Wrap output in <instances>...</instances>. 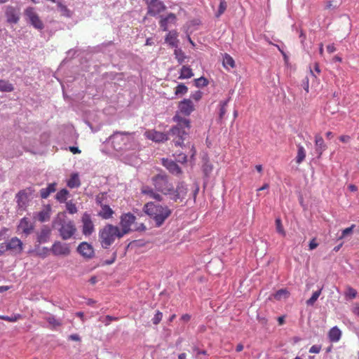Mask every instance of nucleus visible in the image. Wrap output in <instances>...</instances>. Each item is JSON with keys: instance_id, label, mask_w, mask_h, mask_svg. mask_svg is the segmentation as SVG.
<instances>
[{"instance_id": "f257e3e1", "label": "nucleus", "mask_w": 359, "mask_h": 359, "mask_svg": "<svg viewBox=\"0 0 359 359\" xmlns=\"http://www.w3.org/2000/svg\"><path fill=\"white\" fill-rule=\"evenodd\" d=\"M172 119L177 123V125L172 127L168 134L149 130L144 133V136L156 142H165L172 139L175 146L182 147L184 142L189 137L190 121L188 118H183L178 114L175 115Z\"/></svg>"}, {"instance_id": "f03ea898", "label": "nucleus", "mask_w": 359, "mask_h": 359, "mask_svg": "<svg viewBox=\"0 0 359 359\" xmlns=\"http://www.w3.org/2000/svg\"><path fill=\"white\" fill-rule=\"evenodd\" d=\"M155 190L150 187L142 189V193L149 198L160 202L163 201V196L158 194L161 192L165 196H169L172 190V184L168 181V177L165 174H158L151 178Z\"/></svg>"}, {"instance_id": "7ed1b4c3", "label": "nucleus", "mask_w": 359, "mask_h": 359, "mask_svg": "<svg viewBox=\"0 0 359 359\" xmlns=\"http://www.w3.org/2000/svg\"><path fill=\"white\" fill-rule=\"evenodd\" d=\"M144 211L154 222L156 227L161 226L172 214V210L168 206L154 202L146 203Z\"/></svg>"}, {"instance_id": "20e7f679", "label": "nucleus", "mask_w": 359, "mask_h": 359, "mask_svg": "<svg viewBox=\"0 0 359 359\" xmlns=\"http://www.w3.org/2000/svg\"><path fill=\"white\" fill-rule=\"evenodd\" d=\"M134 133L114 132L109 137L111 145L116 151L133 150L137 147Z\"/></svg>"}, {"instance_id": "39448f33", "label": "nucleus", "mask_w": 359, "mask_h": 359, "mask_svg": "<svg viewBox=\"0 0 359 359\" xmlns=\"http://www.w3.org/2000/svg\"><path fill=\"white\" fill-rule=\"evenodd\" d=\"M100 240L102 248L107 249L114 242L116 238H121L123 236L118 227L111 224L106 225L100 231Z\"/></svg>"}, {"instance_id": "423d86ee", "label": "nucleus", "mask_w": 359, "mask_h": 359, "mask_svg": "<svg viewBox=\"0 0 359 359\" xmlns=\"http://www.w3.org/2000/svg\"><path fill=\"white\" fill-rule=\"evenodd\" d=\"M54 224L59 226L57 230L62 240L66 241L72 238L76 232L75 224L72 220L59 219L55 221Z\"/></svg>"}, {"instance_id": "0eeeda50", "label": "nucleus", "mask_w": 359, "mask_h": 359, "mask_svg": "<svg viewBox=\"0 0 359 359\" xmlns=\"http://www.w3.org/2000/svg\"><path fill=\"white\" fill-rule=\"evenodd\" d=\"M170 192L171 194L168 196L170 201L173 202L182 201L188 192L187 186L184 182H180L175 189L172 187V190Z\"/></svg>"}, {"instance_id": "6e6552de", "label": "nucleus", "mask_w": 359, "mask_h": 359, "mask_svg": "<svg viewBox=\"0 0 359 359\" xmlns=\"http://www.w3.org/2000/svg\"><path fill=\"white\" fill-rule=\"evenodd\" d=\"M6 251L11 255H20L23 250V243L20 239L17 237H13L4 242Z\"/></svg>"}, {"instance_id": "1a4fd4ad", "label": "nucleus", "mask_w": 359, "mask_h": 359, "mask_svg": "<svg viewBox=\"0 0 359 359\" xmlns=\"http://www.w3.org/2000/svg\"><path fill=\"white\" fill-rule=\"evenodd\" d=\"M50 250L55 256H68L71 252L69 244L60 241H55Z\"/></svg>"}, {"instance_id": "9d476101", "label": "nucleus", "mask_w": 359, "mask_h": 359, "mask_svg": "<svg viewBox=\"0 0 359 359\" xmlns=\"http://www.w3.org/2000/svg\"><path fill=\"white\" fill-rule=\"evenodd\" d=\"M135 217L132 213H126L121 217V233L123 236L128 233L130 231L131 225L135 222Z\"/></svg>"}, {"instance_id": "9b49d317", "label": "nucleus", "mask_w": 359, "mask_h": 359, "mask_svg": "<svg viewBox=\"0 0 359 359\" xmlns=\"http://www.w3.org/2000/svg\"><path fill=\"white\" fill-rule=\"evenodd\" d=\"M147 4V14L151 16H156L166 8L164 3L160 0H151Z\"/></svg>"}, {"instance_id": "f8f14e48", "label": "nucleus", "mask_w": 359, "mask_h": 359, "mask_svg": "<svg viewBox=\"0 0 359 359\" xmlns=\"http://www.w3.org/2000/svg\"><path fill=\"white\" fill-rule=\"evenodd\" d=\"M76 250L83 258L87 259H90L95 256L93 247L87 242L81 243L77 247Z\"/></svg>"}, {"instance_id": "ddd939ff", "label": "nucleus", "mask_w": 359, "mask_h": 359, "mask_svg": "<svg viewBox=\"0 0 359 359\" xmlns=\"http://www.w3.org/2000/svg\"><path fill=\"white\" fill-rule=\"evenodd\" d=\"M25 15L27 17L29 22L34 27L39 30L43 28V24L42 21L39 19V15L34 11V8H27L25 11Z\"/></svg>"}, {"instance_id": "4468645a", "label": "nucleus", "mask_w": 359, "mask_h": 359, "mask_svg": "<svg viewBox=\"0 0 359 359\" xmlns=\"http://www.w3.org/2000/svg\"><path fill=\"white\" fill-rule=\"evenodd\" d=\"M32 188L20 191L16 195V201L18 205L21 209H25L27 206L29 197L33 194Z\"/></svg>"}, {"instance_id": "2eb2a0df", "label": "nucleus", "mask_w": 359, "mask_h": 359, "mask_svg": "<svg viewBox=\"0 0 359 359\" xmlns=\"http://www.w3.org/2000/svg\"><path fill=\"white\" fill-rule=\"evenodd\" d=\"M81 222L83 224V234L84 236L91 235L93 233L95 228L90 215L88 213L85 212L82 216Z\"/></svg>"}, {"instance_id": "dca6fc26", "label": "nucleus", "mask_w": 359, "mask_h": 359, "mask_svg": "<svg viewBox=\"0 0 359 359\" xmlns=\"http://www.w3.org/2000/svg\"><path fill=\"white\" fill-rule=\"evenodd\" d=\"M5 14L9 23L16 24L20 19V11L16 7L12 6H6Z\"/></svg>"}, {"instance_id": "f3484780", "label": "nucleus", "mask_w": 359, "mask_h": 359, "mask_svg": "<svg viewBox=\"0 0 359 359\" xmlns=\"http://www.w3.org/2000/svg\"><path fill=\"white\" fill-rule=\"evenodd\" d=\"M162 164L171 174L174 175L178 176L182 172L180 167L171 159L163 158Z\"/></svg>"}, {"instance_id": "a211bd4d", "label": "nucleus", "mask_w": 359, "mask_h": 359, "mask_svg": "<svg viewBox=\"0 0 359 359\" xmlns=\"http://www.w3.org/2000/svg\"><path fill=\"white\" fill-rule=\"evenodd\" d=\"M177 22V16L175 14L172 13H170L166 16L161 15V20L159 21V25L163 31L168 30V25L173 24L175 25Z\"/></svg>"}, {"instance_id": "6ab92c4d", "label": "nucleus", "mask_w": 359, "mask_h": 359, "mask_svg": "<svg viewBox=\"0 0 359 359\" xmlns=\"http://www.w3.org/2000/svg\"><path fill=\"white\" fill-rule=\"evenodd\" d=\"M179 110L184 115L189 116L194 109L192 101L189 99H184L179 103Z\"/></svg>"}, {"instance_id": "aec40b11", "label": "nucleus", "mask_w": 359, "mask_h": 359, "mask_svg": "<svg viewBox=\"0 0 359 359\" xmlns=\"http://www.w3.org/2000/svg\"><path fill=\"white\" fill-rule=\"evenodd\" d=\"M51 229L49 226L43 225L40 231L37 233V242L39 243H47L50 237Z\"/></svg>"}, {"instance_id": "412c9836", "label": "nucleus", "mask_w": 359, "mask_h": 359, "mask_svg": "<svg viewBox=\"0 0 359 359\" xmlns=\"http://www.w3.org/2000/svg\"><path fill=\"white\" fill-rule=\"evenodd\" d=\"M178 34L177 31L172 30L169 31L165 38V41L169 44L171 47L177 48L179 45V40L177 39Z\"/></svg>"}, {"instance_id": "4be33fe9", "label": "nucleus", "mask_w": 359, "mask_h": 359, "mask_svg": "<svg viewBox=\"0 0 359 359\" xmlns=\"http://www.w3.org/2000/svg\"><path fill=\"white\" fill-rule=\"evenodd\" d=\"M18 227L26 235L29 234L34 228L32 224L27 217H23L21 219Z\"/></svg>"}, {"instance_id": "5701e85b", "label": "nucleus", "mask_w": 359, "mask_h": 359, "mask_svg": "<svg viewBox=\"0 0 359 359\" xmlns=\"http://www.w3.org/2000/svg\"><path fill=\"white\" fill-rule=\"evenodd\" d=\"M315 146H316V151L320 157L323 152L326 150L327 146L325 144V142L323 137L320 135H316L315 137Z\"/></svg>"}, {"instance_id": "b1692460", "label": "nucleus", "mask_w": 359, "mask_h": 359, "mask_svg": "<svg viewBox=\"0 0 359 359\" xmlns=\"http://www.w3.org/2000/svg\"><path fill=\"white\" fill-rule=\"evenodd\" d=\"M57 183L53 182L48 184V187L40 190L41 198H47L52 193L56 191Z\"/></svg>"}, {"instance_id": "393cba45", "label": "nucleus", "mask_w": 359, "mask_h": 359, "mask_svg": "<svg viewBox=\"0 0 359 359\" xmlns=\"http://www.w3.org/2000/svg\"><path fill=\"white\" fill-rule=\"evenodd\" d=\"M114 210L107 205H102L101 210L98 212V216L104 219H108L112 217Z\"/></svg>"}, {"instance_id": "a878e982", "label": "nucleus", "mask_w": 359, "mask_h": 359, "mask_svg": "<svg viewBox=\"0 0 359 359\" xmlns=\"http://www.w3.org/2000/svg\"><path fill=\"white\" fill-rule=\"evenodd\" d=\"M341 337V332L337 326H334L330 329L328 333V337L330 341L337 342Z\"/></svg>"}, {"instance_id": "bb28decb", "label": "nucleus", "mask_w": 359, "mask_h": 359, "mask_svg": "<svg viewBox=\"0 0 359 359\" xmlns=\"http://www.w3.org/2000/svg\"><path fill=\"white\" fill-rule=\"evenodd\" d=\"M67 185L71 189L78 188L81 185L79 175L77 173L72 174Z\"/></svg>"}, {"instance_id": "cd10ccee", "label": "nucleus", "mask_w": 359, "mask_h": 359, "mask_svg": "<svg viewBox=\"0 0 359 359\" xmlns=\"http://www.w3.org/2000/svg\"><path fill=\"white\" fill-rule=\"evenodd\" d=\"M44 320L54 328L62 325V320L57 319L55 316L51 313H47L46 316L44 317Z\"/></svg>"}, {"instance_id": "c85d7f7f", "label": "nucleus", "mask_w": 359, "mask_h": 359, "mask_svg": "<svg viewBox=\"0 0 359 359\" xmlns=\"http://www.w3.org/2000/svg\"><path fill=\"white\" fill-rule=\"evenodd\" d=\"M194 76L191 69L189 66L184 65L181 68L180 79H190Z\"/></svg>"}, {"instance_id": "c756f323", "label": "nucleus", "mask_w": 359, "mask_h": 359, "mask_svg": "<svg viewBox=\"0 0 359 359\" xmlns=\"http://www.w3.org/2000/svg\"><path fill=\"white\" fill-rule=\"evenodd\" d=\"M223 66L225 69L229 70L235 66L234 60L229 54L225 53L223 57Z\"/></svg>"}, {"instance_id": "7c9ffc66", "label": "nucleus", "mask_w": 359, "mask_h": 359, "mask_svg": "<svg viewBox=\"0 0 359 359\" xmlns=\"http://www.w3.org/2000/svg\"><path fill=\"white\" fill-rule=\"evenodd\" d=\"M306 157V151L303 146L301 144L297 145V154L296 156V162L298 164L302 163Z\"/></svg>"}, {"instance_id": "2f4dec72", "label": "nucleus", "mask_w": 359, "mask_h": 359, "mask_svg": "<svg viewBox=\"0 0 359 359\" xmlns=\"http://www.w3.org/2000/svg\"><path fill=\"white\" fill-rule=\"evenodd\" d=\"M230 99L231 98L229 97L225 100L220 101L219 104V118L220 119L223 118L226 112V107L230 101Z\"/></svg>"}, {"instance_id": "473e14b6", "label": "nucleus", "mask_w": 359, "mask_h": 359, "mask_svg": "<svg viewBox=\"0 0 359 359\" xmlns=\"http://www.w3.org/2000/svg\"><path fill=\"white\" fill-rule=\"evenodd\" d=\"M14 90L13 86L12 83H9L7 81L0 79V91L9 93L12 92Z\"/></svg>"}, {"instance_id": "72a5a7b5", "label": "nucleus", "mask_w": 359, "mask_h": 359, "mask_svg": "<svg viewBox=\"0 0 359 359\" xmlns=\"http://www.w3.org/2000/svg\"><path fill=\"white\" fill-rule=\"evenodd\" d=\"M69 194V193L67 189H62L56 194L55 198L58 202L64 203L66 201Z\"/></svg>"}, {"instance_id": "f704fd0d", "label": "nucleus", "mask_w": 359, "mask_h": 359, "mask_svg": "<svg viewBox=\"0 0 359 359\" xmlns=\"http://www.w3.org/2000/svg\"><path fill=\"white\" fill-rule=\"evenodd\" d=\"M50 208H48L39 212L37 214L38 220L40 221L41 222L48 221L50 217Z\"/></svg>"}, {"instance_id": "c9c22d12", "label": "nucleus", "mask_w": 359, "mask_h": 359, "mask_svg": "<svg viewBox=\"0 0 359 359\" xmlns=\"http://www.w3.org/2000/svg\"><path fill=\"white\" fill-rule=\"evenodd\" d=\"M174 55L180 64H182L184 62L185 58L187 57L182 50L181 48H179L178 47L175 48L174 50Z\"/></svg>"}, {"instance_id": "e433bc0d", "label": "nucleus", "mask_w": 359, "mask_h": 359, "mask_svg": "<svg viewBox=\"0 0 359 359\" xmlns=\"http://www.w3.org/2000/svg\"><path fill=\"white\" fill-rule=\"evenodd\" d=\"M188 92V88L184 83L178 84L175 88V94L177 96L184 95Z\"/></svg>"}, {"instance_id": "4c0bfd02", "label": "nucleus", "mask_w": 359, "mask_h": 359, "mask_svg": "<svg viewBox=\"0 0 359 359\" xmlns=\"http://www.w3.org/2000/svg\"><path fill=\"white\" fill-rule=\"evenodd\" d=\"M322 289H320L316 292H314L312 294V296L306 301V304L308 306H313L315 302L318 299L319 296L321 294Z\"/></svg>"}, {"instance_id": "58836bf2", "label": "nucleus", "mask_w": 359, "mask_h": 359, "mask_svg": "<svg viewBox=\"0 0 359 359\" xmlns=\"http://www.w3.org/2000/svg\"><path fill=\"white\" fill-rule=\"evenodd\" d=\"M344 294L346 299H353L355 298L357 295V291L354 288L348 286L346 287Z\"/></svg>"}, {"instance_id": "ea45409f", "label": "nucleus", "mask_w": 359, "mask_h": 359, "mask_svg": "<svg viewBox=\"0 0 359 359\" xmlns=\"http://www.w3.org/2000/svg\"><path fill=\"white\" fill-rule=\"evenodd\" d=\"M289 297V292L285 289H280L278 290L274 294L275 299L280 300L282 298H287Z\"/></svg>"}, {"instance_id": "a19ab883", "label": "nucleus", "mask_w": 359, "mask_h": 359, "mask_svg": "<svg viewBox=\"0 0 359 359\" xmlns=\"http://www.w3.org/2000/svg\"><path fill=\"white\" fill-rule=\"evenodd\" d=\"M21 318L20 314H14L11 316L0 315V319L4 320L8 322H16Z\"/></svg>"}, {"instance_id": "79ce46f5", "label": "nucleus", "mask_w": 359, "mask_h": 359, "mask_svg": "<svg viewBox=\"0 0 359 359\" xmlns=\"http://www.w3.org/2000/svg\"><path fill=\"white\" fill-rule=\"evenodd\" d=\"M195 86L197 88H202L208 86V81L203 76L194 80Z\"/></svg>"}, {"instance_id": "37998d69", "label": "nucleus", "mask_w": 359, "mask_h": 359, "mask_svg": "<svg viewBox=\"0 0 359 359\" xmlns=\"http://www.w3.org/2000/svg\"><path fill=\"white\" fill-rule=\"evenodd\" d=\"M276 231L282 235L283 236H285V231L284 230V228L282 225V222H281V219L280 218H276Z\"/></svg>"}, {"instance_id": "c03bdc74", "label": "nucleus", "mask_w": 359, "mask_h": 359, "mask_svg": "<svg viewBox=\"0 0 359 359\" xmlns=\"http://www.w3.org/2000/svg\"><path fill=\"white\" fill-rule=\"evenodd\" d=\"M226 8V3L224 0H221L219 6L218 11L216 13V17L219 18L222 14L224 13Z\"/></svg>"}, {"instance_id": "a18cd8bd", "label": "nucleus", "mask_w": 359, "mask_h": 359, "mask_svg": "<svg viewBox=\"0 0 359 359\" xmlns=\"http://www.w3.org/2000/svg\"><path fill=\"white\" fill-rule=\"evenodd\" d=\"M193 351L196 353V359H203L201 355H207V351H201L197 346L193 347Z\"/></svg>"}, {"instance_id": "49530a36", "label": "nucleus", "mask_w": 359, "mask_h": 359, "mask_svg": "<svg viewBox=\"0 0 359 359\" xmlns=\"http://www.w3.org/2000/svg\"><path fill=\"white\" fill-rule=\"evenodd\" d=\"M66 208L69 213L74 214L77 212V208L74 203L72 201H69L66 203Z\"/></svg>"}, {"instance_id": "de8ad7c7", "label": "nucleus", "mask_w": 359, "mask_h": 359, "mask_svg": "<svg viewBox=\"0 0 359 359\" xmlns=\"http://www.w3.org/2000/svg\"><path fill=\"white\" fill-rule=\"evenodd\" d=\"M162 318H163V313L161 311H157L156 314L154 315V318H152V323L154 325H158L162 320Z\"/></svg>"}, {"instance_id": "09e8293b", "label": "nucleus", "mask_w": 359, "mask_h": 359, "mask_svg": "<svg viewBox=\"0 0 359 359\" xmlns=\"http://www.w3.org/2000/svg\"><path fill=\"white\" fill-rule=\"evenodd\" d=\"M354 226H355L354 225H352L351 226L344 229L341 232V236H340V238H344V237L347 236L348 235L352 233Z\"/></svg>"}, {"instance_id": "8fccbe9b", "label": "nucleus", "mask_w": 359, "mask_h": 359, "mask_svg": "<svg viewBox=\"0 0 359 359\" xmlns=\"http://www.w3.org/2000/svg\"><path fill=\"white\" fill-rule=\"evenodd\" d=\"M176 160L181 163H184L187 161V156L184 154L180 153L177 155Z\"/></svg>"}, {"instance_id": "3c124183", "label": "nucleus", "mask_w": 359, "mask_h": 359, "mask_svg": "<svg viewBox=\"0 0 359 359\" xmlns=\"http://www.w3.org/2000/svg\"><path fill=\"white\" fill-rule=\"evenodd\" d=\"M202 95L203 93L201 91L197 90L191 95V97L196 101H198L201 99Z\"/></svg>"}, {"instance_id": "603ef678", "label": "nucleus", "mask_w": 359, "mask_h": 359, "mask_svg": "<svg viewBox=\"0 0 359 359\" xmlns=\"http://www.w3.org/2000/svg\"><path fill=\"white\" fill-rule=\"evenodd\" d=\"M320 350H321L320 345H313L310 348L309 353H320Z\"/></svg>"}, {"instance_id": "864d4df0", "label": "nucleus", "mask_w": 359, "mask_h": 359, "mask_svg": "<svg viewBox=\"0 0 359 359\" xmlns=\"http://www.w3.org/2000/svg\"><path fill=\"white\" fill-rule=\"evenodd\" d=\"M339 140L344 143H348L351 140V137L349 135H341L339 137Z\"/></svg>"}, {"instance_id": "5fc2aeb1", "label": "nucleus", "mask_w": 359, "mask_h": 359, "mask_svg": "<svg viewBox=\"0 0 359 359\" xmlns=\"http://www.w3.org/2000/svg\"><path fill=\"white\" fill-rule=\"evenodd\" d=\"M327 50L329 53H332L336 51V48L334 44H329L327 46Z\"/></svg>"}, {"instance_id": "6e6d98bb", "label": "nucleus", "mask_w": 359, "mask_h": 359, "mask_svg": "<svg viewBox=\"0 0 359 359\" xmlns=\"http://www.w3.org/2000/svg\"><path fill=\"white\" fill-rule=\"evenodd\" d=\"M69 339L72 340V341H80V337L76 334H71L69 336Z\"/></svg>"}, {"instance_id": "4d7b16f0", "label": "nucleus", "mask_w": 359, "mask_h": 359, "mask_svg": "<svg viewBox=\"0 0 359 359\" xmlns=\"http://www.w3.org/2000/svg\"><path fill=\"white\" fill-rule=\"evenodd\" d=\"M191 319V316L189 314H184L181 317V320L184 322H188Z\"/></svg>"}, {"instance_id": "13d9d810", "label": "nucleus", "mask_w": 359, "mask_h": 359, "mask_svg": "<svg viewBox=\"0 0 359 359\" xmlns=\"http://www.w3.org/2000/svg\"><path fill=\"white\" fill-rule=\"evenodd\" d=\"M6 248L4 243H0V256L6 252Z\"/></svg>"}, {"instance_id": "bf43d9fd", "label": "nucleus", "mask_w": 359, "mask_h": 359, "mask_svg": "<svg viewBox=\"0 0 359 359\" xmlns=\"http://www.w3.org/2000/svg\"><path fill=\"white\" fill-rule=\"evenodd\" d=\"M317 246H318V243H316L314 240H312L309 243L310 250H313V249L316 248Z\"/></svg>"}, {"instance_id": "052dcab7", "label": "nucleus", "mask_w": 359, "mask_h": 359, "mask_svg": "<svg viewBox=\"0 0 359 359\" xmlns=\"http://www.w3.org/2000/svg\"><path fill=\"white\" fill-rule=\"evenodd\" d=\"M348 189L352 192H355L358 191V187L354 184H349L348 186Z\"/></svg>"}, {"instance_id": "680f3d73", "label": "nucleus", "mask_w": 359, "mask_h": 359, "mask_svg": "<svg viewBox=\"0 0 359 359\" xmlns=\"http://www.w3.org/2000/svg\"><path fill=\"white\" fill-rule=\"evenodd\" d=\"M69 150L73 153V154H78V153H80L81 151L79 149L78 147H69Z\"/></svg>"}, {"instance_id": "e2e57ef3", "label": "nucleus", "mask_w": 359, "mask_h": 359, "mask_svg": "<svg viewBox=\"0 0 359 359\" xmlns=\"http://www.w3.org/2000/svg\"><path fill=\"white\" fill-rule=\"evenodd\" d=\"M8 229L6 228H3L0 231V241L2 239L3 236L5 235V233L7 232Z\"/></svg>"}, {"instance_id": "0e129e2a", "label": "nucleus", "mask_w": 359, "mask_h": 359, "mask_svg": "<svg viewBox=\"0 0 359 359\" xmlns=\"http://www.w3.org/2000/svg\"><path fill=\"white\" fill-rule=\"evenodd\" d=\"M314 72L317 74H319L320 73V67H319V65L318 63H315V65H314Z\"/></svg>"}, {"instance_id": "69168bd1", "label": "nucleus", "mask_w": 359, "mask_h": 359, "mask_svg": "<svg viewBox=\"0 0 359 359\" xmlns=\"http://www.w3.org/2000/svg\"><path fill=\"white\" fill-rule=\"evenodd\" d=\"M243 345L242 344H238L236 346V351L237 352H241V351H243Z\"/></svg>"}, {"instance_id": "338daca9", "label": "nucleus", "mask_w": 359, "mask_h": 359, "mask_svg": "<svg viewBox=\"0 0 359 359\" xmlns=\"http://www.w3.org/2000/svg\"><path fill=\"white\" fill-rule=\"evenodd\" d=\"M353 313L359 316V305L358 306H355L353 309Z\"/></svg>"}, {"instance_id": "774afa93", "label": "nucleus", "mask_w": 359, "mask_h": 359, "mask_svg": "<svg viewBox=\"0 0 359 359\" xmlns=\"http://www.w3.org/2000/svg\"><path fill=\"white\" fill-rule=\"evenodd\" d=\"M299 38L301 39L302 43H303L306 39V35L302 31L300 32Z\"/></svg>"}]
</instances>
